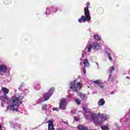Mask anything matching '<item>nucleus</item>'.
<instances>
[{"label": "nucleus", "instance_id": "5", "mask_svg": "<svg viewBox=\"0 0 130 130\" xmlns=\"http://www.w3.org/2000/svg\"><path fill=\"white\" fill-rule=\"evenodd\" d=\"M92 48V49H94V50H98V49H100V44L97 42H94L91 44V41H89L85 49L87 50V52H90Z\"/></svg>", "mask_w": 130, "mask_h": 130}, {"label": "nucleus", "instance_id": "29", "mask_svg": "<svg viewBox=\"0 0 130 130\" xmlns=\"http://www.w3.org/2000/svg\"><path fill=\"white\" fill-rule=\"evenodd\" d=\"M53 111H58V108H53Z\"/></svg>", "mask_w": 130, "mask_h": 130}, {"label": "nucleus", "instance_id": "37", "mask_svg": "<svg viewBox=\"0 0 130 130\" xmlns=\"http://www.w3.org/2000/svg\"><path fill=\"white\" fill-rule=\"evenodd\" d=\"M0 130H2V125H0Z\"/></svg>", "mask_w": 130, "mask_h": 130}, {"label": "nucleus", "instance_id": "8", "mask_svg": "<svg viewBox=\"0 0 130 130\" xmlns=\"http://www.w3.org/2000/svg\"><path fill=\"white\" fill-rule=\"evenodd\" d=\"M8 72V66L5 64L0 65V75L4 76V74H6Z\"/></svg>", "mask_w": 130, "mask_h": 130}, {"label": "nucleus", "instance_id": "42", "mask_svg": "<svg viewBox=\"0 0 130 130\" xmlns=\"http://www.w3.org/2000/svg\"><path fill=\"white\" fill-rule=\"evenodd\" d=\"M68 93H69V92H70V90H69L68 91Z\"/></svg>", "mask_w": 130, "mask_h": 130}, {"label": "nucleus", "instance_id": "15", "mask_svg": "<svg viewBox=\"0 0 130 130\" xmlns=\"http://www.w3.org/2000/svg\"><path fill=\"white\" fill-rule=\"evenodd\" d=\"M99 106H102L105 104V100H104V99H101L99 100L98 103Z\"/></svg>", "mask_w": 130, "mask_h": 130}, {"label": "nucleus", "instance_id": "43", "mask_svg": "<svg viewBox=\"0 0 130 130\" xmlns=\"http://www.w3.org/2000/svg\"><path fill=\"white\" fill-rule=\"evenodd\" d=\"M80 60H82V58H80Z\"/></svg>", "mask_w": 130, "mask_h": 130}, {"label": "nucleus", "instance_id": "31", "mask_svg": "<svg viewBox=\"0 0 130 130\" xmlns=\"http://www.w3.org/2000/svg\"><path fill=\"white\" fill-rule=\"evenodd\" d=\"M74 120H75V121H79V118L74 117Z\"/></svg>", "mask_w": 130, "mask_h": 130}, {"label": "nucleus", "instance_id": "35", "mask_svg": "<svg viewBox=\"0 0 130 130\" xmlns=\"http://www.w3.org/2000/svg\"><path fill=\"white\" fill-rule=\"evenodd\" d=\"M95 63L98 67H99V64H98V62H96Z\"/></svg>", "mask_w": 130, "mask_h": 130}, {"label": "nucleus", "instance_id": "36", "mask_svg": "<svg viewBox=\"0 0 130 130\" xmlns=\"http://www.w3.org/2000/svg\"><path fill=\"white\" fill-rule=\"evenodd\" d=\"M68 97H69V98H71V94H69V95H68Z\"/></svg>", "mask_w": 130, "mask_h": 130}, {"label": "nucleus", "instance_id": "27", "mask_svg": "<svg viewBox=\"0 0 130 130\" xmlns=\"http://www.w3.org/2000/svg\"><path fill=\"white\" fill-rule=\"evenodd\" d=\"M86 54V52L82 51V58L85 57V55Z\"/></svg>", "mask_w": 130, "mask_h": 130}, {"label": "nucleus", "instance_id": "25", "mask_svg": "<svg viewBox=\"0 0 130 130\" xmlns=\"http://www.w3.org/2000/svg\"><path fill=\"white\" fill-rule=\"evenodd\" d=\"M51 11L53 12V13H56V11H57V8L54 7H51Z\"/></svg>", "mask_w": 130, "mask_h": 130}, {"label": "nucleus", "instance_id": "38", "mask_svg": "<svg viewBox=\"0 0 130 130\" xmlns=\"http://www.w3.org/2000/svg\"><path fill=\"white\" fill-rule=\"evenodd\" d=\"M80 66H83V64L82 63V62H80Z\"/></svg>", "mask_w": 130, "mask_h": 130}, {"label": "nucleus", "instance_id": "7", "mask_svg": "<svg viewBox=\"0 0 130 130\" xmlns=\"http://www.w3.org/2000/svg\"><path fill=\"white\" fill-rule=\"evenodd\" d=\"M59 108L61 110H63L67 108V100L66 99H61L60 100Z\"/></svg>", "mask_w": 130, "mask_h": 130}, {"label": "nucleus", "instance_id": "18", "mask_svg": "<svg viewBox=\"0 0 130 130\" xmlns=\"http://www.w3.org/2000/svg\"><path fill=\"white\" fill-rule=\"evenodd\" d=\"M77 128H78L79 130H88V128H87V127L82 125L78 126Z\"/></svg>", "mask_w": 130, "mask_h": 130}, {"label": "nucleus", "instance_id": "23", "mask_svg": "<svg viewBox=\"0 0 130 130\" xmlns=\"http://www.w3.org/2000/svg\"><path fill=\"white\" fill-rule=\"evenodd\" d=\"M50 11H51V8H46V12H45V14L46 15H50V13H51Z\"/></svg>", "mask_w": 130, "mask_h": 130}, {"label": "nucleus", "instance_id": "9", "mask_svg": "<svg viewBox=\"0 0 130 130\" xmlns=\"http://www.w3.org/2000/svg\"><path fill=\"white\" fill-rule=\"evenodd\" d=\"M83 63L84 67L83 68V74L85 75L86 74V68L89 67L90 66V63H89V61L87 59H84L83 60Z\"/></svg>", "mask_w": 130, "mask_h": 130}, {"label": "nucleus", "instance_id": "1", "mask_svg": "<svg viewBox=\"0 0 130 130\" xmlns=\"http://www.w3.org/2000/svg\"><path fill=\"white\" fill-rule=\"evenodd\" d=\"M9 90L6 87H2L0 91V99L1 100V106L5 107V102H9L7 107V111H19V106L22 103V99L24 98V94H15L11 99L8 98L7 94H9Z\"/></svg>", "mask_w": 130, "mask_h": 130}, {"label": "nucleus", "instance_id": "19", "mask_svg": "<svg viewBox=\"0 0 130 130\" xmlns=\"http://www.w3.org/2000/svg\"><path fill=\"white\" fill-rule=\"evenodd\" d=\"M19 90H21V91H23V92H25V91H28L27 89H25V87H24V84H22L20 85L18 88Z\"/></svg>", "mask_w": 130, "mask_h": 130}, {"label": "nucleus", "instance_id": "39", "mask_svg": "<svg viewBox=\"0 0 130 130\" xmlns=\"http://www.w3.org/2000/svg\"><path fill=\"white\" fill-rule=\"evenodd\" d=\"M113 93H114V92H113V91H112L111 93V94L112 95V94H113Z\"/></svg>", "mask_w": 130, "mask_h": 130}, {"label": "nucleus", "instance_id": "13", "mask_svg": "<svg viewBox=\"0 0 130 130\" xmlns=\"http://www.w3.org/2000/svg\"><path fill=\"white\" fill-rule=\"evenodd\" d=\"M115 70V68L114 67H111L109 69L108 71V73L109 74V80H110V78H111V75H112V73H113Z\"/></svg>", "mask_w": 130, "mask_h": 130}, {"label": "nucleus", "instance_id": "6", "mask_svg": "<svg viewBox=\"0 0 130 130\" xmlns=\"http://www.w3.org/2000/svg\"><path fill=\"white\" fill-rule=\"evenodd\" d=\"M70 88L72 91H77L82 88V84L81 82H78L77 80H75L70 83Z\"/></svg>", "mask_w": 130, "mask_h": 130}, {"label": "nucleus", "instance_id": "40", "mask_svg": "<svg viewBox=\"0 0 130 130\" xmlns=\"http://www.w3.org/2000/svg\"><path fill=\"white\" fill-rule=\"evenodd\" d=\"M115 125H116V126H117V127H118L117 124H115Z\"/></svg>", "mask_w": 130, "mask_h": 130}, {"label": "nucleus", "instance_id": "41", "mask_svg": "<svg viewBox=\"0 0 130 130\" xmlns=\"http://www.w3.org/2000/svg\"><path fill=\"white\" fill-rule=\"evenodd\" d=\"M8 73L9 74H10V71H8Z\"/></svg>", "mask_w": 130, "mask_h": 130}, {"label": "nucleus", "instance_id": "30", "mask_svg": "<svg viewBox=\"0 0 130 130\" xmlns=\"http://www.w3.org/2000/svg\"><path fill=\"white\" fill-rule=\"evenodd\" d=\"M86 119H90V115L85 116Z\"/></svg>", "mask_w": 130, "mask_h": 130}, {"label": "nucleus", "instance_id": "16", "mask_svg": "<svg viewBox=\"0 0 130 130\" xmlns=\"http://www.w3.org/2000/svg\"><path fill=\"white\" fill-rule=\"evenodd\" d=\"M34 87L35 90H36L37 91L40 90V88H41V87L40 86V84L37 83H35Z\"/></svg>", "mask_w": 130, "mask_h": 130}, {"label": "nucleus", "instance_id": "21", "mask_svg": "<svg viewBox=\"0 0 130 130\" xmlns=\"http://www.w3.org/2000/svg\"><path fill=\"white\" fill-rule=\"evenodd\" d=\"M21 125L19 124H14L13 126V128L14 129H20Z\"/></svg>", "mask_w": 130, "mask_h": 130}, {"label": "nucleus", "instance_id": "26", "mask_svg": "<svg viewBox=\"0 0 130 130\" xmlns=\"http://www.w3.org/2000/svg\"><path fill=\"white\" fill-rule=\"evenodd\" d=\"M75 102L77 104V105H80L81 104V100L79 99L75 100Z\"/></svg>", "mask_w": 130, "mask_h": 130}, {"label": "nucleus", "instance_id": "17", "mask_svg": "<svg viewBox=\"0 0 130 130\" xmlns=\"http://www.w3.org/2000/svg\"><path fill=\"white\" fill-rule=\"evenodd\" d=\"M105 50L106 51V52H107V53H108V58L109 59V60H112V58H111V57H110L109 56V52L110 51V49H109V48H105Z\"/></svg>", "mask_w": 130, "mask_h": 130}, {"label": "nucleus", "instance_id": "4", "mask_svg": "<svg viewBox=\"0 0 130 130\" xmlns=\"http://www.w3.org/2000/svg\"><path fill=\"white\" fill-rule=\"evenodd\" d=\"M54 91V88L52 87L50 88L47 92L43 94L42 98H40L38 100V103H42V102H44V101H47V100H49V98L52 96Z\"/></svg>", "mask_w": 130, "mask_h": 130}, {"label": "nucleus", "instance_id": "11", "mask_svg": "<svg viewBox=\"0 0 130 130\" xmlns=\"http://www.w3.org/2000/svg\"><path fill=\"white\" fill-rule=\"evenodd\" d=\"M93 83V84L98 85L101 88H103V87H104V85H103V83H102V81H101V80H95L94 81Z\"/></svg>", "mask_w": 130, "mask_h": 130}, {"label": "nucleus", "instance_id": "32", "mask_svg": "<svg viewBox=\"0 0 130 130\" xmlns=\"http://www.w3.org/2000/svg\"><path fill=\"white\" fill-rule=\"evenodd\" d=\"M62 122H63V123H64L65 124H67V125H69V123L68 122L62 121Z\"/></svg>", "mask_w": 130, "mask_h": 130}, {"label": "nucleus", "instance_id": "3", "mask_svg": "<svg viewBox=\"0 0 130 130\" xmlns=\"http://www.w3.org/2000/svg\"><path fill=\"white\" fill-rule=\"evenodd\" d=\"M89 7H90V3H87L86 4V7L84 8V16L83 15L81 17V18L78 19L79 23H85V22H88L89 23L90 20H91V16H90V11H89Z\"/></svg>", "mask_w": 130, "mask_h": 130}, {"label": "nucleus", "instance_id": "24", "mask_svg": "<svg viewBox=\"0 0 130 130\" xmlns=\"http://www.w3.org/2000/svg\"><path fill=\"white\" fill-rule=\"evenodd\" d=\"M50 108H48L46 111H45L46 115H50V113L51 112V110L50 109Z\"/></svg>", "mask_w": 130, "mask_h": 130}, {"label": "nucleus", "instance_id": "33", "mask_svg": "<svg viewBox=\"0 0 130 130\" xmlns=\"http://www.w3.org/2000/svg\"><path fill=\"white\" fill-rule=\"evenodd\" d=\"M58 130H66V128H59Z\"/></svg>", "mask_w": 130, "mask_h": 130}, {"label": "nucleus", "instance_id": "20", "mask_svg": "<svg viewBox=\"0 0 130 130\" xmlns=\"http://www.w3.org/2000/svg\"><path fill=\"white\" fill-rule=\"evenodd\" d=\"M101 128H102L103 130H108L109 129V126H108V124L102 125L101 126Z\"/></svg>", "mask_w": 130, "mask_h": 130}, {"label": "nucleus", "instance_id": "34", "mask_svg": "<svg viewBox=\"0 0 130 130\" xmlns=\"http://www.w3.org/2000/svg\"><path fill=\"white\" fill-rule=\"evenodd\" d=\"M126 79H128V80H130V77L128 76L126 77Z\"/></svg>", "mask_w": 130, "mask_h": 130}, {"label": "nucleus", "instance_id": "28", "mask_svg": "<svg viewBox=\"0 0 130 130\" xmlns=\"http://www.w3.org/2000/svg\"><path fill=\"white\" fill-rule=\"evenodd\" d=\"M82 108H83V111H85V113H87V108H86V107H83Z\"/></svg>", "mask_w": 130, "mask_h": 130}, {"label": "nucleus", "instance_id": "10", "mask_svg": "<svg viewBox=\"0 0 130 130\" xmlns=\"http://www.w3.org/2000/svg\"><path fill=\"white\" fill-rule=\"evenodd\" d=\"M48 130H55L54 125H53V121L52 120L48 121Z\"/></svg>", "mask_w": 130, "mask_h": 130}, {"label": "nucleus", "instance_id": "22", "mask_svg": "<svg viewBox=\"0 0 130 130\" xmlns=\"http://www.w3.org/2000/svg\"><path fill=\"white\" fill-rule=\"evenodd\" d=\"M94 39L98 41H100V40H101V37H100V36H99V35H95L93 36Z\"/></svg>", "mask_w": 130, "mask_h": 130}, {"label": "nucleus", "instance_id": "12", "mask_svg": "<svg viewBox=\"0 0 130 130\" xmlns=\"http://www.w3.org/2000/svg\"><path fill=\"white\" fill-rule=\"evenodd\" d=\"M52 107V106L50 104H44L42 106V110L45 112L48 108H51Z\"/></svg>", "mask_w": 130, "mask_h": 130}, {"label": "nucleus", "instance_id": "2", "mask_svg": "<svg viewBox=\"0 0 130 130\" xmlns=\"http://www.w3.org/2000/svg\"><path fill=\"white\" fill-rule=\"evenodd\" d=\"M91 117L95 125L101 124L103 121L107 120L109 118L108 116L103 114H99L98 115L96 114H92Z\"/></svg>", "mask_w": 130, "mask_h": 130}, {"label": "nucleus", "instance_id": "14", "mask_svg": "<svg viewBox=\"0 0 130 130\" xmlns=\"http://www.w3.org/2000/svg\"><path fill=\"white\" fill-rule=\"evenodd\" d=\"M78 96L81 98V100H87V94L83 93H78Z\"/></svg>", "mask_w": 130, "mask_h": 130}]
</instances>
